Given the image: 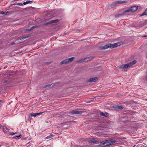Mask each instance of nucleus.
<instances>
[{
  "instance_id": "f257e3e1",
  "label": "nucleus",
  "mask_w": 147,
  "mask_h": 147,
  "mask_svg": "<svg viewBox=\"0 0 147 147\" xmlns=\"http://www.w3.org/2000/svg\"><path fill=\"white\" fill-rule=\"evenodd\" d=\"M124 43V42L123 41L119 42L114 44L109 43L105 45L104 46L100 47L99 48V49L100 50H102L105 49L109 48L113 49L121 45H123Z\"/></svg>"
},
{
  "instance_id": "f03ea898",
  "label": "nucleus",
  "mask_w": 147,
  "mask_h": 147,
  "mask_svg": "<svg viewBox=\"0 0 147 147\" xmlns=\"http://www.w3.org/2000/svg\"><path fill=\"white\" fill-rule=\"evenodd\" d=\"M136 61L134 60L133 61L129 62L127 64L121 65L119 67L120 69H123L125 71H126V69L128 67H129L134 64H135L136 63Z\"/></svg>"
},
{
  "instance_id": "7ed1b4c3",
  "label": "nucleus",
  "mask_w": 147,
  "mask_h": 147,
  "mask_svg": "<svg viewBox=\"0 0 147 147\" xmlns=\"http://www.w3.org/2000/svg\"><path fill=\"white\" fill-rule=\"evenodd\" d=\"M138 6H131L130 8L127 10H125L124 12V13H126L127 15H129L128 13L131 12H134L136 11L138 8Z\"/></svg>"
},
{
  "instance_id": "20e7f679",
  "label": "nucleus",
  "mask_w": 147,
  "mask_h": 147,
  "mask_svg": "<svg viewBox=\"0 0 147 147\" xmlns=\"http://www.w3.org/2000/svg\"><path fill=\"white\" fill-rule=\"evenodd\" d=\"M74 57H71L69 59H67L65 60L62 61L60 63L61 65L63 64H66L67 63H69L70 62L72 61L74 59Z\"/></svg>"
},
{
  "instance_id": "39448f33",
  "label": "nucleus",
  "mask_w": 147,
  "mask_h": 147,
  "mask_svg": "<svg viewBox=\"0 0 147 147\" xmlns=\"http://www.w3.org/2000/svg\"><path fill=\"white\" fill-rule=\"evenodd\" d=\"M112 108L114 110H118L123 109V107L121 105H115L112 106Z\"/></svg>"
},
{
  "instance_id": "423d86ee",
  "label": "nucleus",
  "mask_w": 147,
  "mask_h": 147,
  "mask_svg": "<svg viewBox=\"0 0 147 147\" xmlns=\"http://www.w3.org/2000/svg\"><path fill=\"white\" fill-rule=\"evenodd\" d=\"M110 145V143H109L108 140L100 142V146H107Z\"/></svg>"
},
{
  "instance_id": "0eeeda50",
  "label": "nucleus",
  "mask_w": 147,
  "mask_h": 147,
  "mask_svg": "<svg viewBox=\"0 0 147 147\" xmlns=\"http://www.w3.org/2000/svg\"><path fill=\"white\" fill-rule=\"evenodd\" d=\"M60 20L58 19L52 20L51 21L46 22L44 23L43 25V26H47L48 25L51 24L53 23H57Z\"/></svg>"
},
{
  "instance_id": "6e6552de",
  "label": "nucleus",
  "mask_w": 147,
  "mask_h": 147,
  "mask_svg": "<svg viewBox=\"0 0 147 147\" xmlns=\"http://www.w3.org/2000/svg\"><path fill=\"white\" fill-rule=\"evenodd\" d=\"M98 78L97 77L91 78H90L88 79L87 80L86 82L87 83L95 82L98 80Z\"/></svg>"
},
{
  "instance_id": "1a4fd4ad",
  "label": "nucleus",
  "mask_w": 147,
  "mask_h": 147,
  "mask_svg": "<svg viewBox=\"0 0 147 147\" xmlns=\"http://www.w3.org/2000/svg\"><path fill=\"white\" fill-rule=\"evenodd\" d=\"M83 112L82 111H78L77 110H72L70 111L69 113H71L72 114H81Z\"/></svg>"
},
{
  "instance_id": "9d476101",
  "label": "nucleus",
  "mask_w": 147,
  "mask_h": 147,
  "mask_svg": "<svg viewBox=\"0 0 147 147\" xmlns=\"http://www.w3.org/2000/svg\"><path fill=\"white\" fill-rule=\"evenodd\" d=\"M125 3V1H115L111 5V7L112 8H113L117 4H122Z\"/></svg>"
},
{
  "instance_id": "9b49d317",
  "label": "nucleus",
  "mask_w": 147,
  "mask_h": 147,
  "mask_svg": "<svg viewBox=\"0 0 147 147\" xmlns=\"http://www.w3.org/2000/svg\"><path fill=\"white\" fill-rule=\"evenodd\" d=\"M99 141L98 139L95 138L91 140L88 141L89 143L92 144L96 142H97Z\"/></svg>"
},
{
  "instance_id": "f8f14e48",
  "label": "nucleus",
  "mask_w": 147,
  "mask_h": 147,
  "mask_svg": "<svg viewBox=\"0 0 147 147\" xmlns=\"http://www.w3.org/2000/svg\"><path fill=\"white\" fill-rule=\"evenodd\" d=\"M40 25H35L34 26H33L32 27L30 28V29H26V31H31L32 30H33L34 28H40Z\"/></svg>"
},
{
  "instance_id": "ddd939ff",
  "label": "nucleus",
  "mask_w": 147,
  "mask_h": 147,
  "mask_svg": "<svg viewBox=\"0 0 147 147\" xmlns=\"http://www.w3.org/2000/svg\"><path fill=\"white\" fill-rule=\"evenodd\" d=\"M100 115L103 116L105 117H108L109 116L108 113L105 112V113L101 112L100 113Z\"/></svg>"
},
{
  "instance_id": "4468645a",
  "label": "nucleus",
  "mask_w": 147,
  "mask_h": 147,
  "mask_svg": "<svg viewBox=\"0 0 147 147\" xmlns=\"http://www.w3.org/2000/svg\"><path fill=\"white\" fill-rule=\"evenodd\" d=\"M108 140L109 141V143H110V145L116 142V141L113 139Z\"/></svg>"
},
{
  "instance_id": "2eb2a0df",
  "label": "nucleus",
  "mask_w": 147,
  "mask_h": 147,
  "mask_svg": "<svg viewBox=\"0 0 147 147\" xmlns=\"http://www.w3.org/2000/svg\"><path fill=\"white\" fill-rule=\"evenodd\" d=\"M86 62L89 61H91L93 59V57H86L85 58Z\"/></svg>"
},
{
  "instance_id": "dca6fc26",
  "label": "nucleus",
  "mask_w": 147,
  "mask_h": 147,
  "mask_svg": "<svg viewBox=\"0 0 147 147\" xmlns=\"http://www.w3.org/2000/svg\"><path fill=\"white\" fill-rule=\"evenodd\" d=\"M3 131L4 133H7L9 131V129L7 127H4L3 128Z\"/></svg>"
},
{
  "instance_id": "f3484780",
  "label": "nucleus",
  "mask_w": 147,
  "mask_h": 147,
  "mask_svg": "<svg viewBox=\"0 0 147 147\" xmlns=\"http://www.w3.org/2000/svg\"><path fill=\"white\" fill-rule=\"evenodd\" d=\"M147 16V9H145L142 14L140 15V16Z\"/></svg>"
},
{
  "instance_id": "a211bd4d",
  "label": "nucleus",
  "mask_w": 147,
  "mask_h": 147,
  "mask_svg": "<svg viewBox=\"0 0 147 147\" xmlns=\"http://www.w3.org/2000/svg\"><path fill=\"white\" fill-rule=\"evenodd\" d=\"M84 62H86L85 58L80 59L78 61V63H82Z\"/></svg>"
},
{
  "instance_id": "6ab92c4d",
  "label": "nucleus",
  "mask_w": 147,
  "mask_h": 147,
  "mask_svg": "<svg viewBox=\"0 0 147 147\" xmlns=\"http://www.w3.org/2000/svg\"><path fill=\"white\" fill-rule=\"evenodd\" d=\"M142 23L141 24H140L139 25L141 26H142L144 25L147 24V20L145 21V22H143L142 21Z\"/></svg>"
},
{
  "instance_id": "aec40b11",
  "label": "nucleus",
  "mask_w": 147,
  "mask_h": 147,
  "mask_svg": "<svg viewBox=\"0 0 147 147\" xmlns=\"http://www.w3.org/2000/svg\"><path fill=\"white\" fill-rule=\"evenodd\" d=\"M33 3V1H27L23 3V4L24 5H26L28 3Z\"/></svg>"
},
{
  "instance_id": "412c9836",
  "label": "nucleus",
  "mask_w": 147,
  "mask_h": 147,
  "mask_svg": "<svg viewBox=\"0 0 147 147\" xmlns=\"http://www.w3.org/2000/svg\"><path fill=\"white\" fill-rule=\"evenodd\" d=\"M124 14H125L126 15V13H124L123 12L121 14L116 15L115 16V17L116 18H119L120 16H122V15H124Z\"/></svg>"
},
{
  "instance_id": "4be33fe9",
  "label": "nucleus",
  "mask_w": 147,
  "mask_h": 147,
  "mask_svg": "<svg viewBox=\"0 0 147 147\" xmlns=\"http://www.w3.org/2000/svg\"><path fill=\"white\" fill-rule=\"evenodd\" d=\"M22 137V135L21 134H20L19 135V136H15L14 137H13V139H17V138H20L21 137Z\"/></svg>"
},
{
  "instance_id": "5701e85b",
  "label": "nucleus",
  "mask_w": 147,
  "mask_h": 147,
  "mask_svg": "<svg viewBox=\"0 0 147 147\" xmlns=\"http://www.w3.org/2000/svg\"><path fill=\"white\" fill-rule=\"evenodd\" d=\"M8 13V11H2L1 12H0V14H1L2 15H6L7 14V13Z\"/></svg>"
},
{
  "instance_id": "b1692460",
  "label": "nucleus",
  "mask_w": 147,
  "mask_h": 147,
  "mask_svg": "<svg viewBox=\"0 0 147 147\" xmlns=\"http://www.w3.org/2000/svg\"><path fill=\"white\" fill-rule=\"evenodd\" d=\"M53 136H53V135H51L48 136L45 138L47 139L51 138L52 137H53Z\"/></svg>"
},
{
  "instance_id": "393cba45",
  "label": "nucleus",
  "mask_w": 147,
  "mask_h": 147,
  "mask_svg": "<svg viewBox=\"0 0 147 147\" xmlns=\"http://www.w3.org/2000/svg\"><path fill=\"white\" fill-rule=\"evenodd\" d=\"M51 84H48L46 85H45L44 87V88H51Z\"/></svg>"
},
{
  "instance_id": "a878e982",
  "label": "nucleus",
  "mask_w": 147,
  "mask_h": 147,
  "mask_svg": "<svg viewBox=\"0 0 147 147\" xmlns=\"http://www.w3.org/2000/svg\"><path fill=\"white\" fill-rule=\"evenodd\" d=\"M37 116V114H36V113H33L31 114V117H36Z\"/></svg>"
},
{
  "instance_id": "bb28decb",
  "label": "nucleus",
  "mask_w": 147,
  "mask_h": 147,
  "mask_svg": "<svg viewBox=\"0 0 147 147\" xmlns=\"http://www.w3.org/2000/svg\"><path fill=\"white\" fill-rule=\"evenodd\" d=\"M30 36H26L24 37H23L22 38V40H24V39H25L28 38L30 37Z\"/></svg>"
},
{
  "instance_id": "cd10ccee",
  "label": "nucleus",
  "mask_w": 147,
  "mask_h": 147,
  "mask_svg": "<svg viewBox=\"0 0 147 147\" xmlns=\"http://www.w3.org/2000/svg\"><path fill=\"white\" fill-rule=\"evenodd\" d=\"M51 62H45L44 63V64L45 65H49L50 64H51Z\"/></svg>"
},
{
  "instance_id": "c85d7f7f",
  "label": "nucleus",
  "mask_w": 147,
  "mask_h": 147,
  "mask_svg": "<svg viewBox=\"0 0 147 147\" xmlns=\"http://www.w3.org/2000/svg\"><path fill=\"white\" fill-rule=\"evenodd\" d=\"M51 86H52L51 88L53 87L54 86H55L56 85L55 84V83H53L51 84Z\"/></svg>"
},
{
  "instance_id": "c756f323",
  "label": "nucleus",
  "mask_w": 147,
  "mask_h": 147,
  "mask_svg": "<svg viewBox=\"0 0 147 147\" xmlns=\"http://www.w3.org/2000/svg\"><path fill=\"white\" fill-rule=\"evenodd\" d=\"M16 134V133L9 132V134L11 135H14Z\"/></svg>"
},
{
  "instance_id": "7c9ffc66",
  "label": "nucleus",
  "mask_w": 147,
  "mask_h": 147,
  "mask_svg": "<svg viewBox=\"0 0 147 147\" xmlns=\"http://www.w3.org/2000/svg\"><path fill=\"white\" fill-rule=\"evenodd\" d=\"M44 113V112L37 113H36V114H37V115H40V114H41L42 113Z\"/></svg>"
},
{
  "instance_id": "2f4dec72",
  "label": "nucleus",
  "mask_w": 147,
  "mask_h": 147,
  "mask_svg": "<svg viewBox=\"0 0 147 147\" xmlns=\"http://www.w3.org/2000/svg\"><path fill=\"white\" fill-rule=\"evenodd\" d=\"M17 4L19 5H20V6H22L23 5V3H17Z\"/></svg>"
},
{
  "instance_id": "473e14b6",
  "label": "nucleus",
  "mask_w": 147,
  "mask_h": 147,
  "mask_svg": "<svg viewBox=\"0 0 147 147\" xmlns=\"http://www.w3.org/2000/svg\"><path fill=\"white\" fill-rule=\"evenodd\" d=\"M4 82L5 83H8V81L7 80H5L4 81Z\"/></svg>"
},
{
  "instance_id": "72a5a7b5",
  "label": "nucleus",
  "mask_w": 147,
  "mask_h": 147,
  "mask_svg": "<svg viewBox=\"0 0 147 147\" xmlns=\"http://www.w3.org/2000/svg\"><path fill=\"white\" fill-rule=\"evenodd\" d=\"M15 44V43L14 42H11V45H14V44Z\"/></svg>"
},
{
  "instance_id": "f704fd0d",
  "label": "nucleus",
  "mask_w": 147,
  "mask_h": 147,
  "mask_svg": "<svg viewBox=\"0 0 147 147\" xmlns=\"http://www.w3.org/2000/svg\"><path fill=\"white\" fill-rule=\"evenodd\" d=\"M60 82H55V84L56 85L58 84H59V83H60Z\"/></svg>"
},
{
  "instance_id": "c9c22d12",
  "label": "nucleus",
  "mask_w": 147,
  "mask_h": 147,
  "mask_svg": "<svg viewBox=\"0 0 147 147\" xmlns=\"http://www.w3.org/2000/svg\"><path fill=\"white\" fill-rule=\"evenodd\" d=\"M8 145V144H6L5 146H6V147H9V146H7V145Z\"/></svg>"
},
{
  "instance_id": "e433bc0d",
  "label": "nucleus",
  "mask_w": 147,
  "mask_h": 147,
  "mask_svg": "<svg viewBox=\"0 0 147 147\" xmlns=\"http://www.w3.org/2000/svg\"><path fill=\"white\" fill-rule=\"evenodd\" d=\"M133 129H135V131H136L137 130V129H136V128L135 127H133Z\"/></svg>"
},
{
  "instance_id": "4c0bfd02",
  "label": "nucleus",
  "mask_w": 147,
  "mask_h": 147,
  "mask_svg": "<svg viewBox=\"0 0 147 147\" xmlns=\"http://www.w3.org/2000/svg\"><path fill=\"white\" fill-rule=\"evenodd\" d=\"M147 36V35H144V36H143V37H146Z\"/></svg>"
},
{
  "instance_id": "58836bf2",
  "label": "nucleus",
  "mask_w": 147,
  "mask_h": 147,
  "mask_svg": "<svg viewBox=\"0 0 147 147\" xmlns=\"http://www.w3.org/2000/svg\"><path fill=\"white\" fill-rule=\"evenodd\" d=\"M63 128H67V127H66V126H64Z\"/></svg>"
},
{
  "instance_id": "ea45409f",
  "label": "nucleus",
  "mask_w": 147,
  "mask_h": 147,
  "mask_svg": "<svg viewBox=\"0 0 147 147\" xmlns=\"http://www.w3.org/2000/svg\"><path fill=\"white\" fill-rule=\"evenodd\" d=\"M2 126L0 124V128H1V127H2Z\"/></svg>"
},
{
  "instance_id": "a19ab883",
  "label": "nucleus",
  "mask_w": 147,
  "mask_h": 147,
  "mask_svg": "<svg viewBox=\"0 0 147 147\" xmlns=\"http://www.w3.org/2000/svg\"><path fill=\"white\" fill-rule=\"evenodd\" d=\"M87 40V39H84V40H80V41H83V40Z\"/></svg>"
},
{
  "instance_id": "79ce46f5",
  "label": "nucleus",
  "mask_w": 147,
  "mask_h": 147,
  "mask_svg": "<svg viewBox=\"0 0 147 147\" xmlns=\"http://www.w3.org/2000/svg\"><path fill=\"white\" fill-rule=\"evenodd\" d=\"M2 44V43L1 42V43H0V46Z\"/></svg>"
},
{
  "instance_id": "37998d69",
  "label": "nucleus",
  "mask_w": 147,
  "mask_h": 147,
  "mask_svg": "<svg viewBox=\"0 0 147 147\" xmlns=\"http://www.w3.org/2000/svg\"><path fill=\"white\" fill-rule=\"evenodd\" d=\"M2 101L1 100H0V102H1Z\"/></svg>"
},
{
  "instance_id": "c03bdc74",
  "label": "nucleus",
  "mask_w": 147,
  "mask_h": 147,
  "mask_svg": "<svg viewBox=\"0 0 147 147\" xmlns=\"http://www.w3.org/2000/svg\"><path fill=\"white\" fill-rule=\"evenodd\" d=\"M3 146V145H0V146Z\"/></svg>"
}]
</instances>
